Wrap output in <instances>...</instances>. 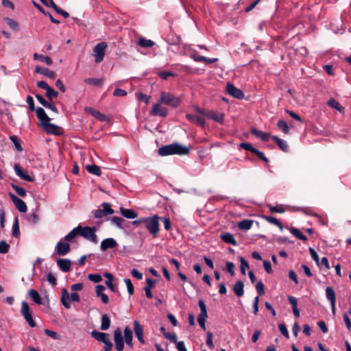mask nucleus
I'll return each mask as SVG.
<instances>
[{
  "label": "nucleus",
  "mask_w": 351,
  "mask_h": 351,
  "mask_svg": "<svg viewBox=\"0 0 351 351\" xmlns=\"http://www.w3.org/2000/svg\"><path fill=\"white\" fill-rule=\"evenodd\" d=\"M85 110L94 116L95 118L99 119V121H104L106 119V117L105 114L101 113L99 111L95 110L90 107H86Z\"/></svg>",
  "instance_id": "obj_29"
},
{
  "label": "nucleus",
  "mask_w": 351,
  "mask_h": 351,
  "mask_svg": "<svg viewBox=\"0 0 351 351\" xmlns=\"http://www.w3.org/2000/svg\"><path fill=\"white\" fill-rule=\"evenodd\" d=\"M268 207H269V211L272 213H283L285 212V209L282 206L269 205Z\"/></svg>",
  "instance_id": "obj_59"
},
{
  "label": "nucleus",
  "mask_w": 351,
  "mask_h": 351,
  "mask_svg": "<svg viewBox=\"0 0 351 351\" xmlns=\"http://www.w3.org/2000/svg\"><path fill=\"white\" fill-rule=\"evenodd\" d=\"M309 253L311 254V258L313 259V261L317 263L318 266H319V256L315 252L314 249L312 247L309 248Z\"/></svg>",
  "instance_id": "obj_61"
},
{
  "label": "nucleus",
  "mask_w": 351,
  "mask_h": 351,
  "mask_svg": "<svg viewBox=\"0 0 351 351\" xmlns=\"http://www.w3.org/2000/svg\"><path fill=\"white\" fill-rule=\"evenodd\" d=\"M86 169L87 171L91 174L95 175V176H101V171L100 169V167L97 165H87L86 166Z\"/></svg>",
  "instance_id": "obj_34"
},
{
  "label": "nucleus",
  "mask_w": 351,
  "mask_h": 351,
  "mask_svg": "<svg viewBox=\"0 0 351 351\" xmlns=\"http://www.w3.org/2000/svg\"><path fill=\"white\" fill-rule=\"evenodd\" d=\"M84 82L86 84H90V85H92V86H97V87H101L103 84V80L101 78H86L84 80Z\"/></svg>",
  "instance_id": "obj_38"
},
{
  "label": "nucleus",
  "mask_w": 351,
  "mask_h": 351,
  "mask_svg": "<svg viewBox=\"0 0 351 351\" xmlns=\"http://www.w3.org/2000/svg\"><path fill=\"white\" fill-rule=\"evenodd\" d=\"M121 214L125 218L133 219L137 217L138 213L133 209H128L120 207Z\"/></svg>",
  "instance_id": "obj_26"
},
{
  "label": "nucleus",
  "mask_w": 351,
  "mask_h": 351,
  "mask_svg": "<svg viewBox=\"0 0 351 351\" xmlns=\"http://www.w3.org/2000/svg\"><path fill=\"white\" fill-rule=\"evenodd\" d=\"M277 126L283 131L285 134H289V128L286 121L279 120L277 123Z\"/></svg>",
  "instance_id": "obj_49"
},
{
  "label": "nucleus",
  "mask_w": 351,
  "mask_h": 351,
  "mask_svg": "<svg viewBox=\"0 0 351 351\" xmlns=\"http://www.w3.org/2000/svg\"><path fill=\"white\" fill-rule=\"evenodd\" d=\"M34 59L39 60L40 61L45 62V64H47L49 66L51 65L53 63L52 60L49 56H45L43 55L38 54L37 53H35L34 54Z\"/></svg>",
  "instance_id": "obj_39"
},
{
  "label": "nucleus",
  "mask_w": 351,
  "mask_h": 351,
  "mask_svg": "<svg viewBox=\"0 0 351 351\" xmlns=\"http://www.w3.org/2000/svg\"><path fill=\"white\" fill-rule=\"evenodd\" d=\"M10 245L5 241H0V253L6 254L9 252Z\"/></svg>",
  "instance_id": "obj_53"
},
{
  "label": "nucleus",
  "mask_w": 351,
  "mask_h": 351,
  "mask_svg": "<svg viewBox=\"0 0 351 351\" xmlns=\"http://www.w3.org/2000/svg\"><path fill=\"white\" fill-rule=\"evenodd\" d=\"M226 91L228 95L238 99H242L245 96L243 92L241 89L237 88L233 84L230 82L226 85Z\"/></svg>",
  "instance_id": "obj_10"
},
{
  "label": "nucleus",
  "mask_w": 351,
  "mask_h": 351,
  "mask_svg": "<svg viewBox=\"0 0 351 351\" xmlns=\"http://www.w3.org/2000/svg\"><path fill=\"white\" fill-rule=\"evenodd\" d=\"M88 279L95 283L99 282L102 280L101 276L98 274H90L88 275Z\"/></svg>",
  "instance_id": "obj_62"
},
{
  "label": "nucleus",
  "mask_w": 351,
  "mask_h": 351,
  "mask_svg": "<svg viewBox=\"0 0 351 351\" xmlns=\"http://www.w3.org/2000/svg\"><path fill=\"white\" fill-rule=\"evenodd\" d=\"M125 343L130 347H132L133 335L132 330L126 326L123 331Z\"/></svg>",
  "instance_id": "obj_30"
},
{
  "label": "nucleus",
  "mask_w": 351,
  "mask_h": 351,
  "mask_svg": "<svg viewBox=\"0 0 351 351\" xmlns=\"http://www.w3.org/2000/svg\"><path fill=\"white\" fill-rule=\"evenodd\" d=\"M70 295L66 289H63L61 296V302L66 308H70L71 304L68 302Z\"/></svg>",
  "instance_id": "obj_33"
},
{
  "label": "nucleus",
  "mask_w": 351,
  "mask_h": 351,
  "mask_svg": "<svg viewBox=\"0 0 351 351\" xmlns=\"http://www.w3.org/2000/svg\"><path fill=\"white\" fill-rule=\"evenodd\" d=\"M90 334L93 338L102 343L106 342L109 339V335L108 333L97 330H93Z\"/></svg>",
  "instance_id": "obj_25"
},
{
  "label": "nucleus",
  "mask_w": 351,
  "mask_h": 351,
  "mask_svg": "<svg viewBox=\"0 0 351 351\" xmlns=\"http://www.w3.org/2000/svg\"><path fill=\"white\" fill-rule=\"evenodd\" d=\"M58 93L53 90L51 86L46 90V96L49 100H52L53 98L57 97Z\"/></svg>",
  "instance_id": "obj_51"
},
{
  "label": "nucleus",
  "mask_w": 351,
  "mask_h": 351,
  "mask_svg": "<svg viewBox=\"0 0 351 351\" xmlns=\"http://www.w3.org/2000/svg\"><path fill=\"white\" fill-rule=\"evenodd\" d=\"M250 132L253 135H254L257 138H261L263 141H267L269 138L270 135L269 133L258 130L255 128H252L250 129Z\"/></svg>",
  "instance_id": "obj_27"
},
{
  "label": "nucleus",
  "mask_w": 351,
  "mask_h": 351,
  "mask_svg": "<svg viewBox=\"0 0 351 351\" xmlns=\"http://www.w3.org/2000/svg\"><path fill=\"white\" fill-rule=\"evenodd\" d=\"M138 44L143 48L152 47L154 45V42L152 40H147L145 38H140L138 40Z\"/></svg>",
  "instance_id": "obj_41"
},
{
  "label": "nucleus",
  "mask_w": 351,
  "mask_h": 351,
  "mask_svg": "<svg viewBox=\"0 0 351 351\" xmlns=\"http://www.w3.org/2000/svg\"><path fill=\"white\" fill-rule=\"evenodd\" d=\"M326 298L330 301V304H334L336 302V295L334 289L331 287H327L326 289Z\"/></svg>",
  "instance_id": "obj_31"
},
{
  "label": "nucleus",
  "mask_w": 351,
  "mask_h": 351,
  "mask_svg": "<svg viewBox=\"0 0 351 351\" xmlns=\"http://www.w3.org/2000/svg\"><path fill=\"white\" fill-rule=\"evenodd\" d=\"M12 235L14 237H19L20 235L19 223L18 218H15L12 226Z\"/></svg>",
  "instance_id": "obj_45"
},
{
  "label": "nucleus",
  "mask_w": 351,
  "mask_h": 351,
  "mask_svg": "<svg viewBox=\"0 0 351 351\" xmlns=\"http://www.w3.org/2000/svg\"><path fill=\"white\" fill-rule=\"evenodd\" d=\"M114 341L116 351H123L124 349V339L122 331L119 327L114 331Z\"/></svg>",
  "instance_id": "obj_9"
},
{
  "label": "nucleus",
  "mask_w": 351,
  "mask_h": 351,
  "mask_svg": "<svg viewBox=\"0 0 351 351\" xmlns=\"http://www.w3.org/2000/svg\"><path fill=\"white\" fill-rule=\"evenodd\" d=\"M57 265L63 272H69L71 269V261L67 258H59Z\"/></svg>",
  "instance_id": "obj_18"
},
{
  "label": "nucleus",
  "mask_w": 351,
  "mask_h": 351,
  "mask_svg": "<svg viewBox=\"0 0 351 351\" xmlns=\"http://www.w3.org/2000/svg\"><path fill=\"white\" fill-rule=\"evenodd\" d=\"M101 207H102V209L95 210L92 212L94 217L97 219L103 218L114 213V210L111 208V205L108 202L102 203Z\"/></svg>",
  "instance_id": "obj_6"
},
{
  "label": "nucleus",
  "mask_w": 351,
  "mask_h": 351,
  "mask_svg": "<svg viewBox=\"0 0 351 351\" xmlns=\"http://www.w3.org/2000/svg\"><path fill=\"white\" fill-rule=\"evenodd\" d=\"M35 72L43 75L50 79H54L56 74L54 71L49 70V69L43 67L41 66H37L35 69Z\"/></svg>",
  "instance_id": "obj_19"
},
{
  "label": "nucleus",
  "mask_w": 351,
  "mask_h": 351,
  "mask_svg": "<svg viewBox=\"0 0 351 351\" xmlns=\"http://www.w3.org/2000/svg\"><path fill=\"white\" fill-rule=\"evenodd\" d=\"M271 139L278 145L282 151L285 152H287L289 151V146L286 141L278 138L277 136H272Z\"/></svg>",
  "instance_id": "obj_28"
},
{
  "label": "nucleus",
  "mask_w": 351,
  "mask_h": 351,
  "mask_svg": "<svg viewBox=\"0 0 351 351\" xmlns=\"http://www.w3.org/2000/svg\"><path fill=\"white\" fill-rule=\"evenodd\" d=\"M49 3H50V5H51V7L53 8L54 9V10L59 14H61L62 16H63L65 19L66 18H69V14L66 12L65 10L61 9L60 7H58L54 2L53 0H49Z\"/></svg>",
  "instance_id": "obj_37"
},
{
  "label": "nucleus",
  "mask_w": 351,
  "mask_h": 351,
  "mask_svg": "<svg viewBox=\"0 0 351 351\" xmlns=\"http://www.w3.org/2000/svg\"><path fill=\"white\" fill-rule=\"evenodd\" d=\"M328 104L332 108L337 110L341 112L344 108L335 99H330L328 101Z\"/></svg>",
  "instance_id": "obj_42"
},
{
  "label": "nucleus",
  "mask_w": 351,
  "mask_h": 351,
  "mask_svg": "<svg viewBox=\"0 0 351 351\" xmlns=\"http://www.w3.org/2000/svg\"><path fill=\"white\" fill-rule=\"evenodd\" d=\"M97 229L95 227H82L80 236L83 237L86 239L94 243H98L97 236L95 234Z\"/></svg>",
  "instance_id": "obj_5"
},
{
  "label": "nucleus",
  "mask_w": 351,
  "mask_h": 351,
  "mask_svg": "<svg viewBox=\"0 0 351 351\" xmlns=\"http://www.w3.org/2000/svg\"><path fill=\"white\" fill-rule=\"evenodd\" d=\"M124 282L126 285L128 291L130 295H132L134 292V288L130 279L125 278Z\"/></svg>",
  "instance_id": "obj_57"
},
{
  "label": "nucleus",
  "mask_w": 351,
  "mask_h": 351,
  "mask_svg": "<svg viewBox=\"0 0 351 351\" xmlns=\"http://www.w3.org/2000/svg\"><path fill=\"white\" fill-rule=\"evenodd\" d=\"M289 230L290 232L298 239H300L304 241H306L308 240L307 237L304 234H303L299 229L292 227L290 228Z\"/></svg>",
  "instance_id": "obj_40"
},
{
  "label": "nucleus",
  "mask_w": 351,
  "mask_h": 351,
  "mask_svg": "<svg viewBox=\"0 0 351 351\" xmlns=\"http://www.w3.org/2000/svg\"><path fill=\"white\" fill-rule=\"evenodd\" d=\"M45 333L50 337L51 338L53 339H60V335L55 331H53V330H49V329H45L44 330Z\"/></svg>",
  "instance_id": "obj_64"
},
{
  "label": "nucleus",
  "mask_w": 351,
  "mask_h": 351,
  "mask_svg": "<svg viewBox=\"0 0 351 351\" xmlns=\"http://www.w3.org/2000/svg\"><path fill=\"white\" fill-rule=\"evenodd\" d=\"M226 270L230 274V276H234V274H235L234 264L232 262L228 261V262H226Z\"/></svg>",
  "instance_id": "obj_60"
},
{
  "label": "nucleus",
  "mask_w": 351,
  "mask_h": 351,
  "mask_svg": "<svg viewBox=\"0 0 351 351\" xmlns=\"http://www.w3.org/2000/svg\"><path fill=\"white\" fill-rule=\"evenodd\" d=\"M278 328L282 335L288 339L289 337V335L286 325L284 323L280 324L278 325Z\"/></svg>",
  "instance_id": "obj_63"
},
{
  "label": "nucleus",
  "mask_w": 351,
  "mask_h": 351,
  "mask_svg": "<svg viewBox=\"0 0 351 351\" xmlns=\"http://www.w3.org/2000/svg\"><path fill=\"white\" fill-rule=\"evenodd\" d=\"M256 289L258 295L265 294V285L262 281H258L256 285Z\"/></svg>",
  "instance_id": "obj_54"
},
{
  "label": "nucleus",
  "mask_w": 351,
  "mask_h": 351,
  "mask_svg": "<svg viewBox=\"0 0 351 351\" xmlns=\"http://www.w3.org/2000/svg\"><path fill=\"white\" fill-rule=\"evenodd\" d=\"M36 116L40 121L39 125L49 134L61 135L63 133V129L58 125L51 123V119L47 116L45 110L41 108H37Z\"/></svg>",
  "instance_id": "obj_1"
},
{
  "label": "nucleus",
  "mask_w": 351,
  "mask_h": 351,
  "mask_svg": "<svg viewBox=\"0 0 351 351\" xmlns=\"http://www.w3.org/2000/svg\"><path fill=\"white\" fill-rule=\"evenodd\" d=\"M111 221L119 228H122V223L125 221V220L122 217L114 216L112 217Z\"/></svg>",
  "instance_id": "obj_55"
},
{
  "label": "nucleus",
  "mask_w": 351,
  "mask_h": 351,
  "mask_svg": "<svg viewBox=\"0 0 351 351\" xmlns=\"http://www.w3.org/2000/svg\"><path fill=\"white\" fill-rule=\"evenodd\" d=\"M4 20L12 29H13L14 31H17L19 29L18 23L16 21H15L14 20H13L12 19L6 17V18H5Z\"/></svg>",
  "instance_id": "obj_47"
},
{
  "label": "nucleus",
  "mask_w": 351,
  "mask_h": 351,
  "mask_svg": "<svg viewBox=\"0 0 351 351\" xmlns=\"http://www.w3.org/2000/svg\"><path fill=\"white\" fill-rule=\"evenodd\" d=\"M264 218L267 222H269L271 224L276 225V226L280 228L281 230H282V228H283L282 224L277 218L271 217V216H264Z\"/></svg>",
  "instance_id": "obj_43"
},
{
  "label": "nucleus",
  "mask_w": 351,
  "mask_h": 351,
  "mask_svg": "<svg viewBox=\"0 0 351 351\" xmlns=\"http://www.w3.org/2000/svg\"><path fill=\"white\" fill-rule=\"evenodd\" d=\"M11 141L13 143V144L14 145V147H15V149L19 151V152H22L23 150L21 145V143H20V140L19 139V138L16 136H11L10 137Z\"/></svg>",
  "instance_id": "obj_46"
},
{
  "label": "nucleus",
  "mask_w": 351,
  "mask_h": 351,
  "mask_svg": "<svg viewBox=\"0 0 351 351\" xmlns=\"http://www.w3.org/2000/svg\"><path fill=\"white\" fill-rule=\"evenodd\" d=\"M104 277L107 278L105 283L106 286L114 293H117L118 295H120V292L119 291L118 287L117 285L112 283L113 276L110 273H104Z\"/></svg>",
  "instance_id": "obj_16"
},
{
  "label": "nucleus",
  "mask_w": 351,
  "mask_h": 351,
  "mask_svg": "<svg viewBox=\"0 0 351 351\" xmlns=\"http://www.w3.org/2000/svg\"><path fill=\"white\" fill-rule=\"evenodd\" d=\"M21 313L24 317V318L31 314L29 305L25 301L22 302V303H21Z\"/></svg>",
  "instance_id": "obj_44"
},
{
  "label": "nucleus",
  "mask_w": 351,
  "mask_h": 351,
  "mask_svg": "<svg viewBox=\"0 0 351 351\" xmlns=\"http://www.w3.org/2000/svg\"><path fill=\"white\" fill-rule=\"evenodd\" d=\"M232 290L237 297H242L244 295V283L241 280L237 281L233 285Z\"/></svg>",
  "instance_id": "obj_24"
},
{
  "label": "nucleus",
  "mask_w": 351,
  "mask_h": 351,
  "mask_svg": "<svg viewBox=\"0 0 351 351\" xmlns=\"http://www.w3.org/2000/svg\"><path fill=\"white\" fill-rule=\"evenodd\" d=\"M206 117L219 123H222L223 121L224 115L223 114L219 113L216 111L208 110Z\"/></svg>",
  "instance_id": "obj_22"
},
{
  "label": "nucleus",
  "mask_w": 351,
  "mask_h": 351,
  "mask_svg": "<svg viewBox=\"0 0 351 351\" xmlns=\"http://www.w3.org/2000/svg\"><path fill=\"white\" fill-rule=\"evenodd\" d=\"M81 233V226H77L76 228H73L69 234H67L64 237V241L67 242H72L75 238L78 236H80Z\"/></svg>",
  "instance_id": "obj_21"
},
{
  "label": "nucleus",
  "mask_w": 351,
  "mask_h": 351,
  "mask_svg": "<svg viewBox=\"0 0 351 351\" xmlns=\"http://www.w3.org/2000/svg\"><path fill=\"white\" fill-rule=\"evenodd\" d=\"M12 189L16 191V193L21 197H24L26 196V190L24 188L20 187L15 184H11Z\"/></svg>",
  "instance_id": "obj_48"
},
{
  "label": "nucleus",
  "mask_w": 351,
  "mask_h": 351,
  "mask_svg": "<svg viewBox=\"0 0 351 351\" xmlns=\"http://www.w3.org/2000/svg\"><path fill=\"white\" fill-rule=\"evenodd\" d=\"M110 319L107 314H104L101 316V329L102 330H107L110 326Z\"/></svg>",
  "instance_id": "obj_36"
},
{
  "label": "nucleus",
  "mask_w": 351,
  "mask_h": 351,
  "mask_svg": "<svg viewBox=\"0 0 351 351\" xmlns=\"http://www.w3.org/2000/svg\"><path fill=\"white\" fill-rule=\"evenodd\" d=\"M190 152V149L188 147L183 146L179 143H173L164 145L158 149V154L160 156H165L173 154H178L180 156L188 155Z\"/></svg>",
  "instance_id": "obj_2"
},
{
  "label": "nucleus",
  "mask_w": 351,
  "mask_h": 351,
  "mask_svg": "<svg viewBox=\"0 0 351 351\" xmlns=\"http://www.w3.org/2000/svg\"><path fill=\"white\" fill-rule=\"evenodd\" d=\"M14 171L16 174L22 180H24L25 181L28 182H33L34 178H32L30 176H29L26 172H24L19 165L15 164L14 165Z\"/></svg>",
  "instance_id": "obj_20"
},
{
  "label": "nucleus",
  "mask_w": 351,
  "mask_h": 351,
  "mask_svg": "<svg viewBox=\"0 0 351 351\" xmlns=\"http://www.w3.org/2000/svg\"><path fill=\"white\" fill-rule=\"evenodd\" d=\"M253 220L244 219L239 222L238 228L242 230H248L252 228Z\"/></svg>",
  "instance_id": "obj_35"
},
{
  "label": "nucleus",
  "mask_w": 351,
  "mask_h": 351,
  "mask_svg": "<svg viewBox=\"0 0 351 351\" xmlns=\"http://www.w3.org/2000/svg\"><path fill=\"white\" fill-rule=\"evenodd\" d=\"M198 305L200 308V313L199 314L197 317V322L200 326V327L204 330H206V318L208 317V313H207V308L206 306L204 303V302L202 300H199L198 301Z\"/></svg>",
  "instance_id": "obj_8"
},
{
  "label": "nucleus",
  "mask_w": 351,
  "mask_h": 351,
  "mask_svg": "<svg viewBox=\"0 0 351 351\" xmlns=\"http://www.w3.org/2000/svg\"><path fill=\"white\" fill-rule=\"evenodd\" d=\"M240 147L247 151H250L253 154H254L256 150V148L254 147L252 144L248 143H241Z\"/></svg>",
  "instance_id": "obj_56"
},
{
  "label": "nucleus",
  "mask_w": 351,
  "mask_h": 351,
  "mask_svg": "<svg viewBox=\"0 0 351 351\" xmlns=\"http://www.w3.org/2000/svg\"><path fill=\"white\" fill-rule=\"evenodd\" d=\"M134 325V332L135 334V336L137 337L138 341L142 343H145L143 333H144V328L143 326L140 324L139 321L134 320L133 322Z\"/></svg>",
  "instance_id": "obj_13"
},
{
  "label": "nucleus",
  "mask_w": 351,
  "mask_h": 351,
  "mask_svg": "<svg viewBox=\"0 0 351 351\" xmlns=\"http://www.w3.org/2000/svg\"><path fill=\"white\" fill-rule=\"evenodd\" d=\"M151 114L154 116L165 117L168 114V110L166 108L162 107L159 104H155L153 106Z\"/></svg>",
  "instance_id": "obj_15"
},
{
  "label": "nucleus",
  "mask_w": 351,
  "mask_h": 351,
  "mask_svg": "<svg viewBox=\"0 0 351 351\" xmlns=\"http://www.w3.org/2000/svg\"><path fill=\"white\" fill-rule=\"evenodd\" d=\"M186 119L188 121L196 124L197 125L201 126L202 128L205 126L206 121L204 117H200L198 114H186Z\"/></svg>",
  "instance_id": "obj_14"
},
{
  "label": "nucleus",
  "mask_w": 351,
  "mask_h": 351,
  "mask_svg": "<svg viewBox=\"0 0 351 351\" xmlns=\"http://www.w3.org/2000/svg\"><path fill=\"white\" fill-rule=\"evenodd\" d=\"M29 295L34 300V302L37 304H42L43 300L39 295L38 292L33 289H29L28 291Z\"/></svg>",
  "instance_id": "obj_32"
},
{
  "label": "nucleus",
  "mask_w": 351,
  "mask_h": 351,
  "mask_svg": "<svg viewBox=\"0 0 351 351\" xmlns=\"http://www.w3.org/2000/svg\"><path fill=\"white\" fill-rule=\"evenodd\" d=\"M180 98L169 93L162 92L160 97V102L161 104L177 108L180 104Z\"/></svg>",
  "instance_id": "obj_4"
},
{
  "label": "nucleus",
  "mask_w": 351,
  "mask_h": 351,
  "mask_svg": "<svg viewBox=\"0 0 351 351\" xmlns=\"http://www.w3.org/2000/svg\"><path fill=\"white\" fill-rule=\"evenodd\" d=\"M158 75L162 80H167L169 77H174L177 75L176 73L167 71H160Z\"/></svg>",
  "instance_id": "obj_50"
},
{
  "label": "nucleus",
  "mask_w": 351,
  "mask_h": 351,
  "mask_svg": "<svg viewBox=\"0 0 351 351\" xmlns=\"http://www.w3.org/2000/svg\"><path fill=\"white\" fill-rule=\"evenodd\" d=\"M107 44L104 42L97 43L93 48L94 56H95V62H101L105 56Z\"/></svg>",
  "instance_id": "obj_7"
},
{
  "label": "nucleus",
  "mask_w": 351,
  "mask_h": 351,
  "mask_svg": "<svg viewBox=\"0 0 351 351\" xmlns=\"http://www.w3.org/2000/svg\"><path fill=\"white\" fill-rule=\"evenodd\" d=\"M160 217L157 215L151 217H144V226L149 232L153 236L154 238L158 237L160 230L159 220Z\"/></svg>",
  "instance_id": "obj_3"
},
{
  "label": "nucleus",
  "mask_w": 351,
  "mask_h": 351,
  "mask_svg": "<svg viewBox=\"0 0 351 351\" xmlns=\"http://www.w3.org/2000/svg\"><path fill=\"white\" fill-rule=\"evenodd\" d=\"M213 334L211 332H210V331L208 332L207 334H206V346L210 349H213L214 347H215L213 341Z\"/></svg>",
  "instance_id": "obj_52"
},
{
  "label": "nucleus",
  "mask_w": 351,
  "mask_h": 351,
  "mask_svg": "<svg viewBox=\"0 0 351 351\" xmlns=\"http://www.w3.org/2000/svg\"><path fill=\"white\" fill-rule=\"evenodd\" d=\"M9 195L13 202L14 204L15 205L16 208L21 212V213H25L27 210V205L25 203L24 201H23L21 199L18 197L14 194L10 193Z\"/></svg>",
  "instance_id": "obj_12"
},
{
  "label": "nucleus",
  "mask_w": 351,
  "mask_h": 351,
  "mask_svg": "<svg viewBox=\"0 0 351 351\" xmlns=\"http://www.w3.org/2000/svg\"><path fill=\"white\" fill-rule=\"evenodd\" d=\"M118 245L117 242L112 238L104 239L100 245L101 251H106L108 249L116 247Z\"/></svg>",
  "instance_id": "obj_17"
},
{
  "label": "nucleus",
  "mask_w": 351,
  "mask_h": 351,
  "mask_svg": "<svg viewBox=\"0 0 351 351\" xmlns=\"http://www.w3.org/2000/svg\"><path fill=\"white\" fill-rule=\"evenodd\" d=\"M220 239L226 243L231 244L234 246H237L238 245L233 234L230 232H225L221 234Z\"/></svg>",
  "instance_id": "obj_23"
},
{
  "label": "nucleus",
  "mask_w": 351,
  "mask_h": 351,
  "mask_svg": "<svg viewBox=\"0 0 351 351\" xmlns=\"http://www.w3.org/2000/svg\"><path fill=\"white\" fill-rule=\"evenodd\" d=\"M62 239L60 241L58 242L56 246V253L59 256H65L71 250L70 245L67 241H63Z\"/></svg>",
  "instance_id": "obj_11"
},
{
  "label": "nucleus",
  "mask_w": 351,
  "mask_h": 351,
  "mask_svg": "<svg viewBox=\"0 0 351 351\" xmlns=\"http://www.w3.org/2000/svg\"><path fill=\"white\" fill-rule=\"evenodd\" d=\"M241 262V272L242 274L245 275V269L249 268V264L247 261L245 260L244 258L240 257Z\"/></svg>",
  "instance_id": "obj_58"
}]
</instances>
